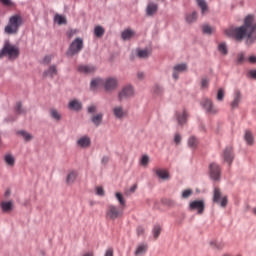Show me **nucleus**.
I'll return each instance as SVG.
<instances>
[{"instance_id":"obj_25","label":"nucleus","mask_w":256,"mask_h":256,"mask_svg":"<svg viewBox=\"0 0 256 256\" xmlns=\"http://www.w3.org/2000/svg\"><path fill=\"white\" fill-rule=\"evenodd\" d=\"M187 117H189V114L186 110H183L182 114L177 115L178 124L185 125V123H187Z\"/></svg>"},{"instance_id":"obj_48","label":"nucleus","mask_w":256,"mask_h":256,"mask_svg":"<svg viewBox=\"0 0 256 256\" xmlns=\"http://www.w3.org/2000/svg\"><path fill=\"white\" fill-rule=\"evenodd\" d=\"M141 165H143L144 167H147V165H149V156L144 155L141 159Z\"/></svg>"},{"instance_id":"obj_12","label":"nucleus","mask_w":256,"mask_h":256,"mask_svg":"<svg viewBox=\"0 0 256 256\" xmlns=\"http://www.w3.org/2000/svg\"><path fill=\"white\" fill-rule=\"evenodd\" d=\"M79 73H84L85 75H91L97 71V67L94 65H80L78 66Z\"/></svg>"},{"instance_id":"obj_31","label":"nucleus","mask_w":256,"mask_h":256,"mask_svg":"<svg viewBox=\"0 0 256 256\" xmlns=\"http://www.w3.org/2000/svg\"><path fill=\"white\" fill-rule=\"evenodd\" d=\"M54 21L58 25H67V19L64 16L60 15V14L55 15Z\"/></svg>"},{"instance_id":"obj_38","label":"nucleus","mask_w":256,"mask_h":256,"mask_svg":"<svg viewBox=\"0 0 256 256\" xmlns=\"http://www.w3.org/2000/svg\"><path fill=\"white\" fill-rule=\"evenodd\" d=\"M188 145H189V147H191V149H195V147H197V145H199V141L195 138V136H191L188 139Z\"/></svg>"},{"instance_id":"obj_30","label":"nucleus","mask_w":256,"mask_h":256,"mask_svg":"<svg viewBox=\"0 0 256 256\" xmlns=\"http://www.w3.org/2000/svg\"><path fill=\"white\" fill-rule=\"evenodd\" d=\"M115 197L117 199V201L119 202V207H121L122 209H125V198L123 197V194H121V192H116Z\"/></svg>"},{"instance_id":"obj_33","label":"nucleus","mask_w":256,"mask_h":256,"mask_svg":"<svg viewBox=\"0 0 256 256\" xmlns=\"http://www.w3.org/2000/svg\"><path fill=\"white\" fill-rule=\"evenodd\" d=\"M196 3L198 5V7H200V9L202 11V15H205V12L208 9L207 2L205 0H196Z\"/></svg>"},{"instance_id":"obj_42","label":"nucleus","mask_w":256,"mask_h":256,"mask_svg":"<svg viewBox=\"0 0 256 256\" xmlns=\"http://www.w3.org/2000/svg\"><path fill=\"white\" fill-rule=\"evenodd\" d=\"M202 31H203V33H205V35H211V33H213V27H211L209 25H203Z\"/></svg>"},{"instance_id":"obj_55","label":"nucleus","mask_w":256,"mask_h":256,"mask_svg":"<svg viewBox=\"0 0 256 256\" xmlns=\"http://www.w3.org/2000/svg\"><path fill=\"white\" fill-rule=\"evenodd\" d=\"M137 79H139L140 81H143V79H145V73L138 72L137 73Z\"/></svg>"},{"instance_id":"obj_28","label":"nucleus","mask_w":256,"mask_h":256,"mask_svg":"<svg viewBox=\"0 0 256 256\" xmlns=\"http://www.w3.org/2000/svg\"><path fill=\"white\" fill-rule=\"evenodd\" d=\"M244 139L247 145H253L255 143V138L253 137V133L249 130H246Z\"/></svg>"},{"instance_id":"obj_3","label":"nucleus","mask_w":256,"mask_h":256,"mask_svg":"<svg viewBox=\"0 0 256 256\" xmlns=\"http://www.w3.org/2000/svg\"><path fill=\"white\" fill-rule=\"evenodd\" d=\"M20 53L21 51L19 50V47L9 42H6L2 50L0 51V59L2 57H8L10 61H15V59L19 57Z\"/></svg>"},{"instance_id":"obj_50","label":"nucleus","mask_w":256,"mask_h":256,"mask_svg":"<svg viewBox=\"0 0 256 256\" xmlns=\"http://www.w3.org/2000/svg\"><path fill=\"white\" fill-rule=\"evenodd\" d=\"M16 112L19 113V115H21V113H24L23 105L20 102L16 104Z\"/></svg>"},{"instance_id":"obj_21","label":"nucleus","mask_w":256,"mask_h":256,"mask_svg":"<svg viewBox=\"0 0 256 256\" xmlns=\"http://www.w3.org/2000/svg\"><path fill=\"white\" fill-rule=\"evenodd\" d=\"M0 208L3 213H11L13 211V202L11 201H3L0 203Z\"/></svg>"},{"instance_id":"obj_57","label":"nucleus","mask_w":256,"mask_h":256,"mask_svg":"<svg viewBox=\"0 0 256 256\" xmlns=\"http://www.w3.org/2000/svg\"><path fill=\"white\" fill-rule=\"evenodd\" d=\"M104 256H113V248H109L108 250H106V253Z\"/></svg>"},{"instance_id":"obj_52","label":"nucleus","mask_w":256,"mask_h":256,"mask_svg":"<svg viewBox=\"0 0 256 256\" xmlns=\"http://www.w3.org/2000/svg\"><path fill=\"white\" fill-rule=\"evenodd\" d=\"M51 59H52L51 56H45L43 59L44 65H49V63H51Z\"/></svg>"},{"instance_id":"obj_43","label":"nucleus","mask_w":256,"mask_h":256,"mask_svg":"<svg viewBox=\"0 0 256 256\" xmlns=\"http://www.w3.org/2000/svg\"><path fill=\"white\" fill-rule=\"evenodd\" d=\"M223 99H225V90L220 88L217 92V101H223Z\"/></svg>"},{"instance_id":"obj_23","label":"nucleus","mask_w":256,"mask_h":256,"mask_svg":"<svg viewBox=\"0 0 256 256\" xmlns=\"http://www.w3.org/2000/svg\"><path fill=\"white\" fill-rule=\"evenodd\" d=\"M55 75H57V67L54 65L50 66L49 69L43 73V77H51V79H53Z\"/></svg>"},{"instance_id":"obj_49","label":"nucleus","mask_w":256,"mask_h":256,"mask_svg":"<svg viewBox=\"0 0 256 256\" xmlns=\"http://www.w3.org/2000/svg\"><path fill=\"white\" fill-rule=\"evenodd\" d=\"M136 233H137L138 237L145 235V228L142 226H138L136 229Z\"/></svg>"},{"instance_id":"obj_8","label":"nucleus","mask_w":256,"mask_h":256,"mask_svg":"<svg viewBox=\"0 0 256 256\" xmlns=\"http://www.w3.org/2000/svg\"><path fill=\"white\" fill-rule=\"evenodd\" d=\"M190 211H197L198 215H203L205 212V202L203 200H194L189 204Z\"/></svg>"},{"instance_id":"obj_11","label":"nucleus","mask_w":256,"mask_h":256,"mask_svg":"<svg viewBox=\"0 0 256 256\" xmlns=\"http://www.w3.org/2000/svg\"><path fill=\"white\" fill-rule=\"evenodd\" d=\"M134 93L135 92L132 86L124 87L118 95L119 101H123V99H129V97H133Z\"/></svg>"},{"instance_id":"obj_47","label":"nucleus","mask_w":256,"mask_h":256,"mask_svg":"<svg viewBox=\"0 0 256 256\" xmlns=\"http://www.w3.org/2000/svg\"><path fill=\"white\" fill-rule=\"evenodd\" d=\"M96 195H99V197H105V190L103 189V187H96Z\"/></svg>"},{"instance_id":"obj_22","label":"nucleus","mask_w":256,"mask_h":256,"mask_svg":"<svg viewBox=\"0 0 256 256\" xmlns=\"http://www.w3.org/2000/svg\"><path fill=\"white\" fill-rule=\"evenodd\" d=\"M91 121L95 125V127H99V125L103 123V113H98L96 115H93L91 117Z\"/></svg>"},{"instance_id":"obj_14","label":"nucleus","mask_w":256,"mask_h":256,"mask_svg":"<svg viewBox=\"0 0 256 256\" xmlns=\"http://www.w3.org/2000/svg\"><path fill=\"white\" fill-rule=\"evenodd\" d=\"M77 145L81 149H87L91 147V138L89 136H82L77 140Z\"/></svg>"},{"instance_id":"obj_10","label":"nucleus","mask_w":256,"mask_h":256,"mask_svg":"<svg viewBox=\"0 0 256 256\" xmlns=\"http://www.w3.org/2000/svg\"><path fill=\"white\" fill-rule=\"evenodd\" d=\"M119 86V80L115 77H107L104 80V89L105 91H115Z\"/></svg>"},{"instance_id":"obj_18","label":"nucleus","mask_w":256,"mask_h":256,"mask_svg":"<svg viewBox=\"0 0 256 256\" xmlns=\"http://www.w3.org/2000/svg\"><path fill=\"white\" fill-rule=\"evenodd\" d=\"M183 71H187V64H178L174 66L173 78L176 80L179 79V73H183Z\"/></svg>"},{"instance_id":"obj_59","label":"nucleus","mask_w":256,"mask_h":256,"mask_svg":"<svg viewBox=\"0 0 256 256\" xmlns=\"http://www.w3.org/2000/svg\"><path fill=\"white\" fill-rule=\"evenodd\" d=\"M82 256H95V252L88 251V252H85Z\"/></svg>"},{"instance_id":"obj_64","label":"nucleus","mask_w":256,"mask_h":256,"mask_svg":"<svg viewBox=\"0 0 256 256\" xmlns=\"http://www.w3.org/2000/svg\"><path fill=\"white\" fill-rule=\"evenodd\" d=\"M252 213H253V215H255V217H256V207H254V208L252 209Z\"/></svg>"},{"instance_id":"obj_51","label":"nucleus","mask_w":256,"mask_h":256,"mask_svg":"<svg viewBox=\"0 0 256 256\" xmlns=\"http://www.w3.org/2000/svg\"><path fill=\"white\" fill-rule=\"evenodd\" d=\"M97 107L95 105H91L88 107V113H96Z\"/></svg>"},{"instance_id":"obj_27","label":"nucleus","mask_w":256,"mask_h":256,"mask_svg":"<svg viewBox=\"0 0 256 256\" xmlns=\"http://www.w3.org/2000/svg\"><path fill=\"white\" fill-rule=\"evenodd\" d=\"M68 108L71 111H79L81 110V102H79V100H72L69 102Z\"/></svg>"},{"instance_id":"obj_34","label":"nucleus","mask_w":256,"mask_h":256,"mask_svg":"<svg viewBox=\"0 0 256 256\" xmlns=\"http://www.w3.org/2000/svg\"><path fill=\"white\" fill-rule=\"evenodd\" d=\"M17 135H20L21 137H23L24 141H31V139H33V136L25 130L18 131Z\"/></svg>"},{"instance_id":"obj_6","label":"nucleus","mask_w":256,"mask_h":256,"mask_svg":"<svg viewBox=\"0 0 256 256\" xmlns=\"http://www.w3.org/2000/svg\"><path fill=\"white\" fill-rule=\"evenodd\" d=\"M200 105L201 107H203V109H205L206 113H208L209 115H216V113H219L217 107L213 105L212 99L203 98Z\"/></svg>"},{"instance_id":"obj_36","label":"nucleus","mask_w":256,"mask_h":256,"mask_svg":"<svg viewBox=\"0 0 256 256\" xmlns=\"http://www.w3.org/2000/svg\"><path fill=\"white\" fill-rule=\"evenodd\" d=\"M50 115L52 117V119H55V121H61V113H59V111L55 108H52L50 110Z\"/></svg>"},{"instance_id":"obj_15","label":"nucleus","mask_w":256,"mask_h":256,"mask_svg":"<svg viewBox=\"0 0 256 256\" xmlns=\"http://www.w3.org/2000/svg\"><path fill=\"white\" fill-rule=\"evenodd\" d=\"M223 157H224V161H226V163H229V165H231V163H233V147L228 146L224 149L223 152Z\"/></svg>"},{"instance_id":"obj_61","label":"nucleus","mask_w":256,"mask_h":256,"mask_svg":"<svg viewBox=\"0 0 256 256\" xmlns=\"http://www.w3.org/2000/svg\"><path fill=\"white\" fill-rule=\"evenodd\" d=\"M161 87H159V86H156L155 88H154V93H156L157 95H159V93H161Z\"/></svg>"},{"instance_id":"obj_17","label":"nucleus","mask_w":256,"mask_h":256,"mask_svg":"<svg viewBox=\"0 0 256 256\" xmlns=\"http://www.w3.org/2000/svg\"><path fill=\"white\" fill-rule=\"evenodd\" d=\"M157 11H159V5L157 3L150 2L147 5L146 14L148 15V17H152V15H155Z\"/></svg>"},{"instance_id":"obj_39","label":"nucleus","mask_w":256,"mask_h":256,"mask_svg":"<svg viewBox=\"0 0 256 256\" xmlns=\"http://www.w3.org/2000/svg\"><path fill=\"white\" fill-rule=\"evenodd\" d=\"M94 34L96 37H103V35H105V29H103L101 26H96L94 29Z\"/></svg>"},{"instance_id":"obj_9","label":"nucleus","mask_w":256,"mask_h":256,"mask_svg":"<svg viewBox=\"0 0 256 256\" xmlns=\"http://www.w3.org/2000/svg\"><path fill=\"white\" fill-rule=\"evenodd\" d=\"M209 173H210V177L211 179H213V181H219L220 177H221V167H219V164L213 162L209 165Z\"/></svg>"},{"instance_id":"obj_7","label":"nucleus","mask_w":256,"mask_h":256,"mask_svg":"<svg viewBox=\"0 0 256 256\" xmlns=\"http://www.w3.org/2000/svg\"><path fill=\"white\" fill-rule=\"evenodd\" d=\"M213 202L217 203V205H220V207H227L228 199L227 196H223L221 193V189L214 188V194H213Z\"/></svg>"},{"instance_id":"obj_5","label":"nucleus","mask_w":256,"mask_h":256,"mask_svg":"<svg viewBox=\"0 0 256 256\" xmlns=\"http://www.w3.org/2000/svg\"><path fill=\"white\" fill-rule=\"evenodd\" d=\"M83 40L82 38H76L69 46L67 55L68 57H73L75 55H78V53H81L83 51Z\"/></svg>"},{"instance_id":"obj_16","label":"nucleus","mask_w":256,"mask_h":256,"mask_svg":"<svg viewBox=\"0 0 256 256\" xmlns=\"http://www.w3.org/2000/svg\"><path fill=\"white\" fill-rule=\"evenodd\" d=\"M241 99H243V96L241 95V90H235L234 91V98L231 102L232 109H237L239 107V103H241Z\"/></svg>"},{"instance_id":"obj_2","label":"nucleus","mask_w":256,"mask_h":256,"mask_svg":"<svg viewBox=\"0 0 256 256\" xmlns=\"http://www.w3.org/2000/svg\"><path fill=\"white\" fill-rule=\"evenodd\" d=\"M21 25H23V17L19 14H15L9 18L8 25L4 28V31L7 35H17Z\"/></svg>"},{"instance_id":"obj_60","label":"nucleus","mask_w":256,"mask_h":256,"mask_svg":"<svg viewBox=\"0 0 256 256\" xmlns=\"http://www.w3.org/2000/svg\"><path fill=\"white\" fill-rule=\"evenodd\" d=\"M249 63H256V56H250L248 58Z\"/></svg>"},{"instance_id":"obj_32","label":"nucleus","mask_w":256,"mask_h":256,"mask_svg":"<svg viewBox=\"0 0 256 256\" xmlns=\"http://www.w3.org/2000/svg\"><path fill=\"white\" fill-rule=\"evenodd\" d=\"M4 160H5L6 165H8L9 167H14L15 166V157H13V155L7 154L4 157Z\"/></svg>"},{"instance_id":"obj_44","label":"nucleus","mask_w":256,"mask_h":256,"mask_svg":"<svg viewBox=\"0 0 256 256\" xmlns=\"http://www.w3.org/2000/svg\"><path fill=\"white\" fill-rule=\"evenodd\" d=\"M193 195V190L191 189H186L182 192V199H189Z\"/></svg>"},{"instance_id":"obj_54","label":"nucleus","mask_w":256,"mask_h":256,"mask_svg":"<svg viewBox=\"0 0 256 256\" xmlns=\"http://www.w3.org/2000/svg\"><path fill=\"white\" fill-rule=\"evenodd\" d=\"M249 77H252V79H256V70H250L248 71Z\"/></svg>"},{"instance_id":"obj_13","label":"nucleus","mask_w":256,"mask_h":256,"mask_svg":"<svg viewBox=\"0 0 256 256\" xmlns=\"http://www.w3.org/2000/svg\"><path fill=\"white\" fill-rule=\"evenodd\" d=\"M112 112L116 119H123V117H127V111L123 108V106H115L112 109Z\"/></svg>"},{"instance_id":"obj_56","label":"nucleus","mask_w":256,"mask_h":256,"mask_svg":"<svg viewBox=\"0 0 256 256\" xmlns=\"http://www.w3.org/2000/svg\"><path fill=\"white\" fill-rule=\"evenodd\" d=\"M223 247H225V244L219 243V242H216V243H215V248H216V249H223Z\"/></svg>"},{"instance_id":"obj_58","label":"nucleus","mask_w":256,"mask_h":256,"mask_svg":"<svg viewBox=\"0 0 256 256\" xmlns=\"http://www.w3.org/2000/svg\"><path fill=\"white\" fill-rule=\"evenodd\" d=\"M244 59H245V55L243 53L238 54V61H239V63H242V61H244Z\"/></svg>"},{"instance_id":"obj_19","label":"nucleus","mask_w":256,"mask_h":256,"mask_svg":"<svg viewBox=\"0 0 256 256\" xmlns=\"http://www.w3.org/2000/svg\"><path fill=\"white\" fill-rule=\"evenodd\" d=\"M77 177H79V173H77V171L75 170L70 171L66 177L67 185H73V183L77 181Z\"/></svg>"},{"instance_id":"obj_37","label":"nucleus","mask_w":256,"mask_h":256,"mask_svg":"<svg viewBox=\"0 0 256 256\" xmlns=\"http://www.w3.org/2000/svg\"><path fill=\"white\" fill-rule=\"evenodd\" d=\"M150 55H151V50L144 49V50L138 51V57L140 59H147V57H149Z\"/></svg>"},{"instance_id":"obj_45","label":"nucleus","mask_w":256,"mask_h":256,"mask_svg":"<svg viewBox=\"0 0 256 256\" xmlns=\"http://www.w3.org/2000/svg\"><path fill=\"white\" fill-rule=\"evenodd\" d=\"M0 3L4 5L5 7H15V3L11 0H0Z\"/></svg>"},{"instance_id":"obj_41","label":"nucleus","mask_w":256,"mask_h":256,"mask_svg":"<svg viewBox=\"0 0 256 256\" xmlns=\"http://www.w3.org/2000/svg\"><path fill=\"white\" fill-rule=\"evenodd\" d=\"M218 51L222 54V55H227L228 50H227V44L225 43H221L218 45Z\"/></svg>"},{"instance_id":"obj_29","label":"nucleus","mask_w":256,"mask_h":256,"mask_svg":"<svg viewBox=\"0 0 256 256\" xmlns=\"http://www.w3.org/2000/svg\"><path fill=\"white\" fill-rule=\"evenodd\" d=\"M156 175L157 177L163 179L164 181L169 179V172H167V170L164 169H156Z\"/></svg>"},{"instance_id":"obj_4","label":"nucleus","mask_w":256,"mask_h":256,"mask_svg":"<svg viewBox=\"0 0 256 256\" xmlns=\"http://www.w3.org/2000/svg\"><path fill=\"white\" fill-rule=\"evenodd\" d=\"M125 211V208H121V206H116L113 204H109L106 208V218L109 219V221H115L116 219H120V217H123V213Z\"/></svg>"},{"instance_id":"obj_46","label":"nucleus","mask_w":256,"mask_h":256,"mask_svg":"<svg viewBox=\"0 0 256 256\" xmlns=\"http://www.w3.org/2000/svg\"><path fill=\"white\" fill-rule=\"evenodd\" d=\"M207 87H209V80L207 77H204L201 80V89H207Z\"/></svg>"},{"instance_id":"obj_1","label":"nucleus","mask_w":256,"mask_h":256,"mask_svg":"<svg viewBox=\"0 0 256 256\" xmlns=\"http://www.w3.org/2000/svg\"><path fill=\"white\" fill-rule=\"evenodd\" d=\"M226 37H232L236 41H243L247 37V41L253 43L256 41V21L255 16L248 15L244 19V25L238 28L229 27L224 30Z\"/></svg>"},{"instance_id":"obj_40","label":"nucleus","mask_w":256,"mask_h":256,"mask_svg":"<svg viewBox=\"0 0 256 256\" xmlns=\"http://www.w3.org/2000/svg\"><path fill=\"white\" fill-rule=\"evenodd\" d=\"M161 235V226L156 225L153 228V237L154 239H159V236Z\"/></svg>"},{"instance_id":"obj_62","label":"nucleus","mask_w":256,"mask_h":256,"mask_svg":"<svg viewBox=\"0 0 256 256\" xmlns=\"http://www.w3.org/2000/svg\"><path fill=\"white\" fill-rule=\"evenodd\" d=\"M75 33H77V30H71V31L68 33V38L71 39V37H73V35H75Z\"/></svg>"},{"instance_id":"obj_24","label":"nucleus","mask_w":256,"mask_h":256,"mask_svg":"<svg viewBox=\"0 0 256 256\" xmlns=\"http://www.w3.org/2000/svg\"><path fill=\"white\" fill-rule=\"evenodd\" d=\"M147 249H148L147 244H140L136 248V251L134 252V255L135 256L145 255V253H147Z\"/></svg>"},{"instance_id":"obj_20","label":"nucleus","mask_w":256,"mask_h":256,"mask_svg":"<svg viewBox=\"0 0 256 256\" xmlns=\"http://www.w3.org/2000/svg\"><path fill=\"white\" fill-rule=\"evenodd\" d=\"M104 81L105 80L101 78L93 79L90 83V89L92 91H95L96 89H99V87H104Z\"/></svg>"},{"instance_id":"obj_63","label":"nucleus","mask_w":256,"mask_h":256,"mask_svg":"<svg viewBox=\"0 0 256 256\" xmlns=\"http://www.w3.org/2000/svg\"><path fill=\"white\" fill-rule=\"evenodd\" d=\"M102 163H103L104 165H107V163H109V158H108V157H103V158H102Z\"/></svg>"},{"instance_id":"obj_26","label":"nucleus","mask_w":256,"mask_h":256,"mask_svg":"<svg viewBox=\"0 0 256 256\" xmlns=\"http://www.w3.org/2000/svg\"><path fill=\"white\" fill-rule=\"evenodd\" d=\"M133 35H135V31L131 29H126L121 33V38L123 39V41H129V39H131Z\"/></svg>"},{"instance_id":"obj_53","label":"nucleus","mask_w":256,"mask_h":256,"mask_svg":"<svg viewBox=\"0 0 256 256\" xmlns=\"http://www.w3.org/2000/svg\"><path fill=\"white\" fill-rule=\"evenodd\" d=\"M174 142L176 143V145H179V143H181V134L175 135Z\"/></svg>"},{"instance_id":"obj_35","label":"nucleus","mask_w":256,"mask_h":256,"mask_svg":"<svg viewBox=\"0 0 256 256\" xmlns=\"http://www.w3.org/2000/svg\"><path fill=\"white\" fill-rule=\"evenodd\" d=\"M197 12H192L190 14L186 15V22L191 24V23H195V21H197Z\"/></svg>"}]
</instances>
